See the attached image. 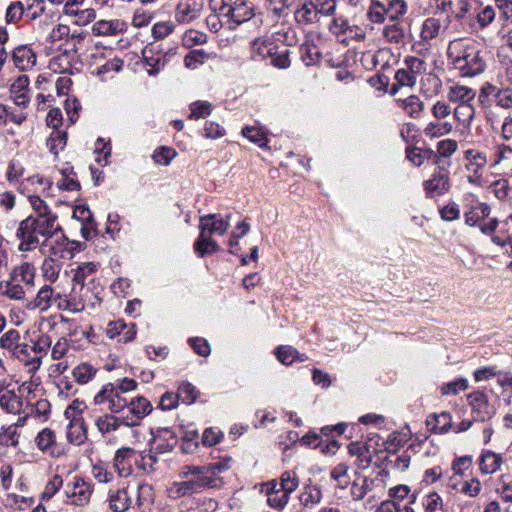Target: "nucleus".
Segmentation results:
<instances>
[{"mask_svg": "<svg viewBox=\"0 0 512 512\" xmlns=\"http://www.w3.org/2000/svg\"><path fill=\"white\" fill-rule=\"evenodd\" d=\"M475 96L476 93L472 88L459 84L450 86L447 92L449 101L458 104L469 103L474 100Z\"/></svg>", "mask_w": 512, "mask_h": 512, "instance_id": "obj_35", "label": "nucleus"}, {"mask_svg": "<svg viewBox=\"0 0 512 512\" xmlns=\"http://www.w3.org/2000/svg\"><path fill=\"white\" fill-rule=\"evenodd\" d=\"M350 467L347 463L341 462L336 464L330 470V478L335 482V486L340 489H346L351 483L349 474Z\"/></svg>", "mask_w": 512, "mask_h": 512, "instance_id": "obj_38", "label": "nucleus"}, {"mask_svg": "<svg viewBox=\"0 0 512 512\" xmlns=\"http://www.w3.org/2000/svg\"><path fill=\"white\" fill-rule=\"evenodd\" d=\"M96 374H97V369L93 365H91L87 362H82V363L78 364L72 371L73 379L78 384H81V385H84V384H87L88 382H90L92 379H94Z\"/></svg>", "mask_w": 512, "mask_h": 512, "instance_id": "obj_42", "label": "nucleus"}, {"mask_svg": "<svg viewBox=\"0 0 512 512\" xmlns=\"http://www.w3.org/2000/svg\"><path fill=\"white\" fill-rule=\"evenodd\" d=\"M229 218V216H227ZM229 220L217 214H208L200 218V235L194 243L195 251L201 256L219 251L220 247L212 239L213 234L223 235L229 228Z\"/></svg>", "mask_w": 512, "mask_h": 512, "instance_id": "obj_5", "label": "nucleus"}, {"mask_svg": "<svg viewBox=\"0 0 512 512\" xmlns=\"http://www.w3.org/2000/svg\"><path fill=\"white\" fill-rule=\"evenodd\" d=\"M16 68L21 71L31 70L37 63V54L34 49L27 44L16 46L11 55Z\"/></svg>", "mask_w": 512, "mask_h": 512, "instance_id": "obj_17", "label": "nucleus"}, {"mask_svg": "<svg viewBox=\"0 0 512 512\" xmlns=\"http://www.w3.org/2000/svg\"><path fill=\"white\" fill-rule=\"evenodd\" d=\"M55 260L51 257L46 258L41 268L43 277L50 283L56 282L60 272V265L55 263Z\"/></svg>", "mask_w": 512, "mask_h": 512, "instance_id": "obj_58", "label": "nucleus"}, {"mask_svg": "<svg viewBox=\"0 0 512 512\" xmlns=\"http://www.w3.org/2000/svg\"><path fill=\"white\" fill-rule=\"evenodd\" d=\"M427 197H435L442 195L449 189V177L448 174L438 170L432 177L423 183Z\"/></svg>", "mask_w": 512, "mask_h": 512, "instance_id": "obj_22", "label": "nucleus"}, {"mask_svg": "<svg viewBox=\"0 0 512 512\" xmlns=\"http://www.w3.org/2000/svg\"><path fill=\"white\" fill-rule=\"evenodd\" d=\"M22 395L13 390H5L0 394V408L8 414H21L24 411Z\"/></svg>", "mask_w": 512, "mask_h": 512, "instance_id": "obj_26", "label": "nucleus"}, {"mask_svg": "<svg viewBox=\"0 0 512 512\" xmlns=\"http://www.w3.org/2000/svg\"><path fill=\"white\" fill-rule=\"evenodd\" d=\"M382 33L389 43L399 44L405 38L404 28L399 22L386 25Z\"/></svg>", "mask_w": 512, "mask_h": 512, "instance_id": "obj_49", "label": "nucleus"}, {"mask_svg": "<svg viewBox=\"0 0 512 512\" xmlns=\"http://www.w3.org/2000/svg\"><path fill=\"white\" fill-rule=\"evenodd\" d=\"M97 269L98 265L93 262L82 263L75 270L72 281L83 283L84 285H97L95 283V274Z\"/></svg>", "mask_w": 512, "mask_h": 512, "instance_id": "obj_33", "label": "nucleus"}, {"mask_svg": "<svg viewBox=\"0 0 512 512\" xmlns=\"http://www.w3.org/2000/svg\"><path fill=\"white\" fill-rule=\"evenodd\" d=\"M26 287L9 276L0 282V294L10 300L23 301L26 298Z\"/></svg>", "mask_w": 512, "mask_h": 512, "instance_id": "obj_30", "label": "nucleus"}, {"mask_svg": "<svg viewBox=\"0 0 512 512\" xmlns=\"http://www.w3.org/2000/svg\"><path fill=\"white\" fill-rule=\"evenodd\" d=\"M447 57L454 69L462 77H474L485 70V61L475 41L460 38L451 41L447 48Z\"/></svg>", "mask_w": 512, "mask_h": 512, "instance_id": "obj_1", "label": "nucleus"}, {"mask_svg": "<svg viewBox=\"0 0 512 512\" xmlns=\"http://www.w3.org/2000/svg\"><path fill=\"white\" fill-rule=\"evenodd\" d=\"M275 44L268 39L257 38L251 43V57L255 61H262L268 58Z\"/></svg>", "mask_w": 512, "mask_h": 512, "instance_id": "obj_39", "label": "nucleus"}, {"mask_svg": "<svg viewBox=\"0 0 512 512\" xmlns=\"http://www.w3.org/2000/svg\"><path fill=\"white\" fill-rule=\"evenodd\" d=\"M65 493L71 504L85 506L90 501L92 486L84 479L75 477L72 482L66 484Z\"/></svg>", "mask_w": 512, "mask_h": 512, "instance_id": "obj_14", "label": "nucleus"}, {"mask_svg": "<svg viewBox=\"0 0 512 512\" xmlns=\"http://www.w3.org/2000/svg\"><path fill=\"white\" fill-rule=\"evenodd\" d=\"M297 355L298 351L289 345H280L275 350V356L277 360L286 366H289L295 362V357H297Z\"/></svg>", "mask_w": 512, "mask_h": 512, "instance_id": "obj_56", "label": "nucleus"}, {"mask_svg": "<svg viewBox=\"0 0 512 512\" xmlns=\"http://www.w3.org/2000/svg\"><path fill=\"white\" fill-rule=\"evenodd\" d=\"M108 502L109 508L113 512L127 511L132 503L131 497L128 493V487L110 491L108 495Z\"/></svg>", "mask_w": 512, "mask_h": 512, "instance_id": "obj_28", "label": "nucleus"}, {"mask_svg": "<svg viewBox=\"0 0 512 512\" xmlns=\"http://www.w3.org/2000/svg\"><path fill=\"white\" fill-rule=\"evenodd\" d=\"M92 476L101 484H108L114 480L113 473L104 464H96L92 468Z\"/></svg>", "mask_w": 512, "mask_h": 512, "instance_id": "obj_64", "label": "nucleus"}, {"mask_svg": "<svg viewBox=\"0 0 512 512\" xmlns=\"http://www.w3.org/2000/svg\"><path fill=\"white\" fill-rule=\"evenodd\" d=\"M395 103L398 108L402 109L407 116L413 119L421 118L425 110L424 102L417 95L398 98L395 100Z\"/></svg>", "mask_w": 512, "mask_h": 512, "instance_id": "obj_24", "label": "nucleus"}, {"mask_svg": "<svg viewBox=\"0 0 512 512\" xmlns=\"http://www.w3.org/2000/svg\"><path fill=\"white\" fill-rule=\"evenodd\" d=\"M298 486L299 478L294 471H285L279 480L268 481L264 484L268 505L271 508L282 510Z\"/></svg>", "mask_w": 512, "mask_h": 512, "instance_id": "obj_6", "label": "nucleus"}, {"mask_svg": "<svg viewBox=\"0 0 512 512\" xmlns=\"http://www.w3.org/2000/svg\"><path fill=\"white\" fill-rule=\"evenodd\" d=\"M454 117L463 126L468 127L475 117V108L471 102L458 104L454 109Z\"/></svg>", "mask_w": 512, "mask_h": 512, "instance_id": "obj_47", "label": "nucleus"}, {"mask_svg": "<svg viewBox=\"0 0 512 512\" xmlns=\"http://www.w3.org/2000/svg\"><path fill=\"white\" fill-rule=\"evenodd\" d=\"M242 135L246 137L249 141L257 144L259 147H263L266 145V135L260 128L246 126L242 129Z\"/></svg>", "mask_w": 512, "mask_h": 512, "instance_id": "obj_62", "label": "nucleus"}, {"mask_svg": "<svg viewBox=\"0 0 512 512\" xmlns=\"http://www.w3.org/2000/svg\"><path fill=\"white\" fill-rule=\"evenodd\" d=\"M12 355L23 362L28 367L30 373L36 372L41 366L40 357L33 354L31 346L28 344H21Z\"/></svg>", "mask_w": 512, "mask_h": 512, "instance_id": "obj_31", "label": "nucleus"}, {"mask_svg": "<svg viewBox=\"0 0 512 512\" xmlns=\"http://www.w3.org/2000/svg\"><path fill=\"white\" fill-rule=\"evenodd\" d=\"M422 505L424 507V512H444L442 498L436 492L426 495L423 499Z\"/></svg>", "mask_w": 512, "mask_h": 512, "instance_id": "obj_61", "label": "nucleus"}, {"mask_svg": "<svg viewBox=\"0 0 512 512\" xmlns=\"http://www.w3.org/2000/svg\"><path fill=\"white\" fill-rule=\"evenodd\" d=\"M128 414L123 416L125 426H138L141 420L152 411V404L145 397L139 396L128 402Z\"/></svg>", "mask_w": 512, "mask_h": 512, "instance_id": "obj_15", "label": "nucleus"}, {"mask_svg": "<svg viewBox=\"0 0 512 512\" xmlns=\"http://www.w3.org/2000/svg\"><path fill=\"white\" fill-rule=\"evenodd\" d=\"M126 29L127 24L122 20H99L93 24L92 33L95 36H114Z\"/></svg>", "mask_w": 512, "mask_h": 512, "instance_id": "obj_25", "label": "nucleus"}, {"mask_svg": "<svg viewBox=\"0 0 512 512\" xmlns=\"http://www.w3.org/2000/svg\"><path fill=\"white\" fill-rule=\"evenodd\" d=\"M95 425L98 431L104 436L118 430L121 425L125 426V420L123 417L105 414L96 418Z\"/></svg>", "mask_w": 512, "mask_h": 512, "instance_id": "obj_36", "label": "nucleus"}, {"mask_svg": "<svg viewBox=\"0 0 512 512\" xmlns=\"http://www.w3.org/2000/svg\"><path fill=\"white\" fill-rule=\"evenodd\" d=\"M385 16H387L385 4L379 0H372L367 12L368 19L373 23L381 24L385 21Z\"/></svg>", "mask_w": 512, "mask_h": 512, "instance_id": "obj_53", "label": "nucleus"}, {"mask_svg": "<svg viewBox=\"0 0 512 512\" xmlns=\"http://www.w3.org/2000/svg\"><path fill=\"white\" fill-rule=\"evenodd\" d=\"M426 425L433 433H446L452 428V416L449 412L429 415Z\"/></svg>", "mask_w": 512, "mask_h": 512, "instance_id": "obj_32", "label": "nucleus"}, {"mask_svg": "<svg viewBox=\"0 0 512 512\" xmlns=\"http://www.w3.org/2000/svg\"><path fill=\"white\" fill-rule=\"evenodd\" d=\"M177 396L183 403L190 405L196 401L198 392L191 383L183 382L178 388Z\"/></svg>", "mask_w": 512, "mask_h": 512, "instance_id": "obj_60", "label": "nucleus"}, {"mask_svg": "<svg viewBox=\"0 0 512 512\" xmlns=\"http://www.w3.org/2000/svg\"><path fill=\"white\" fill-rule=\"evenodd\" d=\"M61 179L57 181V187L67 191H77L80 189V183L72 177L74 175L72 168H65L61 171Z\"/></svg>", "mask_w": 512, "mask_h": 512, "instance_id": "obj_52", "label": "nucleus"}, {"mask_svg": "<svg viewBox=\"0 0 512 512\" xmlns=\"http://www.w3.org/2000/svg\"><path fill=\"white\" fill-rule=\"evenodd\" d=\"M178 442L176 434L170 428H159L153 436L151 445L158 453L172 451Z\"/></svg>", "mask_w": 512, "mask_h": 512, "instance_id": "obj_21", "label": "nucleus"}, {"mask_svg": "<svg viewBox=\"0 0 512 512\" xmlns=\"http://www.w3.org/2000/svg\"><path fill=\"white\" fill-rule=\"evenodd\" d=\"M20 333L17 329H9L0 336V348L13 354L21 345Z\"/></svg>", "mask_w": 512, "mask_h": 512, "instance_id": "obj_46", "label": "nucleus"}, {"mask_svg": "<svg viewBox=\"0 0 512 512\" xmlns=\"http://www.w3.org/2000/svg\"><path fill=\"white\" fill-rule=\"evenodd\" d=\"M135 455V449L130 447H122L116 451L113 459V468L120 478H127L132 475V460Z\"/></svg>", "mask_w": 512, "mask_h": 512, "instance_id": "obj_18", "label": "nucleus"}, {"mask_svg": "<svg viewBox=\"0 0 512 512\" xmlns=\"http://www.w3.org/2000/svg\"><path fill=\"white\" fill-rule=\"evenodd\" d=\"M270 63L279 69H286L290 66L289 50L274 46V50L268 55Z\"/></svg>", "mask_w": 512, "mask_h": 512, "instance_id": "obj_50", "label": "nucleus"}, {"mask_svg": "<svg viewBox=\"0 0 512 512\" xmlns=\"http://www.w3.org/2000/svg\"><path fill=\"white\" fill-rule=\"evenodd\" d=\"M28 199L35 212V215H33L34 218L51 219L52 221H57V215L50 210L46 202L39 196L30 194L28 195Z\"/></svg>", "mask_w": 512, "mask_h": 512, "instance_id": "obj_40", "label": "nucleus"}, {"mask_svg": "<svg viewBox=\"0 0 512 512\" xmlns=\"http://www.w3.org/2000/svg\"><path fill=\"white\" fill-rule=\"evenodd\" d=\"M167 495L170 499L177 500L182 497L192 496L185 480L175 481L167 488Z\"/></svg>", "mask_w": 512, "mask_h": 512, "instance_id": "obj_59", "label": "nucleus"}, {"mask_svg": "<svg viewBox=\"0 0 512 512\" xmlns=\"http://www.w3.org/2000/svg\"><path fill=\"white\" fill-rule=\"evenodd\" d=\"M464 160L466 161L465 169L468 172V182L473 185H480L482 171L488 163L486 153L476 149H468L464 152Z\"/></svg>", "mask_w": 512, "mask_h": 512, "instance_id": "obj_10", "label": "nucleus"}, {"mask_svg": "<svg viewBox=\"0 0 512 512\" xmlns=\"http://www.w3.org/2000/svg\"><path fill=\"white\" fill-rule=\"evenodd\" d=\"M212 112V105L208 101L198 100L190 104L189 119L199 120L206 118Z\"/></svg>", "mask_w": 512, "mask_h": 512, "instance_id": "obj_54", "label": "nucleus"}, {"mask_svg": "<svg viewBox=\"0 0 512 512\" xmlns=\"http://www.w3.org/2000/svg\"><path fill=\"white\" fill-rule=\"evenodd\" d=\"M67 438L74 445H80L87 439L85 424L81 418L70 421L67 427Z\"/></svg>", "mask_w": 512, "mask_h": 512, "instance_id": "obj_37", "label": "nucleus"}, {"mask_svg": "<svg viewBox=\"0 0 512 512\" xmlns=\"http://www.w3.org/2000/svg\"><path fill=\"white\" fill-rule=\"evenodd\" d=\"M145 64L150 67L148 73L150 75L157 74L165 66V59L160 54H154L151 49L143 51Z\"/></svg>", "mask_w": 512, "mask_h": 512, "instance_id": "obj_51", "label": "nucleus"}, {"mask_svg": "<svg viewBox=\"0 0 512 512\" xmlns=\"http://www.w3.org/2000/svg\"><path fill=\"white\" fill-rule=\"evenodd\" d=\"M102 291L99 285L73 282L71 290L65 292V311L79 313L87 308H95L101 302Z\"/></svg>", "mask_w": 512, "mask_h": 512, "instance_id": "obj_7", "label": "nucleus"}, {"mask_svg": "<svg viewBox=\"0 0 512 512\" xmlns=\"http://www.w3.org/2000/svg\"><path fill=\"white\" fill-rule=\"evenodd\" d=\"M20 433L14 425L2 426L0 429V444L2 446H12L17 448L19 445Z\"/></svg>", "mask_w": 512, "mask_h": 512, "instance_id": "obj_48", "label": "nucleus"}, {"mask_svg": "<svg viewBox=\"0 0 512 512\" xmlns=\"http://www.w3.org/2000/svg\"><path fill=\"white\" fill-rule=\"evenodd\" d=\"M204 5V0H178L174 10L175 21L179 24L195 22L201 17Z\"/></svg>", "mask_w": 512, "mask_h": 512, "instance_id": "obj_11", "label": "nucleus"}, {"mask_svg": "<svg viewBox=\"0 0 512 512\" xmlns=\"http://www.w3.org/2000/svg\"><path fill=\"white\" fill-rule=\"evenodd\" d=\"M35 276V267L29 262H23L20 265L15 266L10 273L11 278L28 289L34 286Z\"/></svg>", "mask_w": 512, "mask_h": 512, "instance_id": "obj_27", "label": "nucleus"}, {"mask_svg": "<svg viewBox=\"0 0 512 512\" xmlns=\"http://www.w3.org/2000/svg\"><path fill=\"white\" fill-rule=\"evenodd\" d=\"M385 8L391 21H396L407 13V4L404 0H390Z\"/></svg>", "mask_w": 512, "mask_h": 512, "instance_id": "obj_57", "label": "nucleus"}, {"mask_svg": "<svg viewBox=\"0 0 512 512\" xmlns=\"http://www.w3.org/2000/svg\"><path fill=\"white\" fill-rule=\"evenodd\" d=\"M227 469L221 462L205 465H186L180 476L185 480L192 494L202 493L207 488H219L222 481L218 475Z\"/></svg>", "mask_w": 512, "mask_h": 512, "instance_id": "obj_4", "label": "nucleus"}, {"mask_svg": "<svg viewBox=\"0 0 512 512\" xmlns=\"http://www.w3.org/2000/svg\"><path fill=\"white\" fill-rule=\"evenodd\" d=\"M469 404L472 410L478 413L479 419L485 421L494 415V408L490 405L485 393L476 391L468 395Z\"/></svg>", "mask_w": 512, "mask_h": 512, "instance_id": "obj_23", "label": "nucleus"}, {"mask_svg": "<svg viewBox=\"0 0 512 512\" xmlns=\"http://www.w3.org/2000/svg\"><path fill=\"white\" fill-rule=\"evenodd\" d=\"M449 20L442 21L439 18L428 17L426 18L420 30V38L422 41L428 43L437 37L442 36L448 28Z\"/></svg>", "mask_w": 512, "mask_h": 512, "instance_id": "obj_19", "label": "nucleus"}, {"mask_svg": "<svg viewBox=\"0 0 512 512\" xmlns=\"http://www.w3.org/2000/svg\"><path fill=\"white\" fill-rule=\"evenodd\" d=\"M65 291H59L57 287L43 285L37 292L34 300L27 305L28 309H39L46 312L52 307L65 311Z\"/></svg>", "mask_w": 512, "mask_h": 512, "instance_id": "obj_9", "label": "nucleus"}, {"mask_svg": "<svg viewBox=\"0 0 512 512\" xmlns=\"http://www.w3.org/2000/svg\"><path fill=\"white\" fill-rule=\"evenodd\" d=\"M75 242L70 241L60 230L52 232L45 241H42L41 252L54 259H70L73 257Z\"/></svg>", "mask_w": 512, "mask_h": 512, "instance_id": "obj_8", "label": "nucleus"}, {"mask_svg": "<svg viewBox=\"0 0 512 512\" xmlns=\"http://www.w3.org/2000/svg\"><path fill=\"white\" fill-rule=\"evenodd\" d=\"M503 463V455L490 449L482 450L478 458L479 470L483 475H491L498 472Z\"/></svg>", "mask_w": 512, "mask_h": 512, "instance_id": "obj_20", "label": "nucleus"}, {"mask_svg": "<svg viewBox=\"0 0 512 512\" xmlns=\"http://www.w3.org/2000/svg\"><path fill=\"white\" fill-rule=\"evenodd\" d=\"M67 134L64 131H53L47 139V147L54 154L58 155L59 151L66 146Z\"/></svg>", "mask_w": 512, "mask_h": 512, "instance_id": "obj_55", "label": "nucleus"}, {"mask_svg": "<svg viewBox=\"0 0 512 512\" xmlns=\"http://www.w3.org/2000/svg\"><path fill=\"white\" fill-rule=\"evenodd\" d=\"M106 336L118 343L131 342L136 336V325L126 324L123 320L111 321L105 329Z\"/></svg>", "mask_w": 512, "mask_h": 512, "instance_id": "obj_16", "label": "nucleus"}, {"mask_svg": "<svg viewBox=\"0 0 512 512\" xmlns=\"http://www.w3.org/2000/svg\"><path fill=\"white\" fill-rule=\"evenodd\" d=\"M439 158H450L458 149V143L454 139H443L437 143Z\"/></svg>", "mask_w": 512, "mask_h": 512, "instance_id": "obj_63", "label": "nucleus"}, {"mask_svg": "<svg viewBox=\"0 0 512 512\" xmlns=\"http://www.w3.org/2000/svg\"><path fill=\"white\" fill-rule=\"evenodd\" d=\"M39 450L55 457L59 454L56 444V435L53 430L45 428L38 433L35 439Z\"/></svg>", "mask_w": 512, "mask_h": 512, "instance_id": "obj_29", "label": "nucleus"}, {"mask_svg": "<svg viewBox=\"0 0 512 512\" xmlns=\"http://www.w3.org/2000/svg\"><path fill=\"white\" fill-rule=\"evenodd\" d=\"M94 402L96 405L108 403V409L112 413H119L128 406L129 400L117 388H114L112 383H108L94 397Z\"/></svg>", "mask_w": 512, "mask_h": 512, "instance_id": "obj_12", "label": "nucleus"}, {"mask_svg": "<svg viewBox=\"0 0 512 512\" xmlns=\"http://www.w3.org/2000/svg\"><path fill=\"white\" fill-rule=\"evenodd\" d=\"M452 130V125L450 123H440L437 121H430L426 124L423 129V134L425 137L433 139L442 137Z\"/></svg>", "mask_w": 512, "mask_h": 512, "instance_id": "obj_45", "label": "nucleus"}, {"mask_svg": "<svg viewBox=\"0 0 512 512\" xmlns=\"http://www.w3.org/2000/svg\"><path fill=\"white\" fill-rule=\"evenodd\" d=\"M295 20L301 25H311L319 21L314 1H306L295 11Z\"/></svg>", "mask_w": 512, "mask_h": 512, "instance_id": "obj_34", "label": "nucleus"}, {"mask_svg": "<svg viewBox=\"0 0 512 512\" xmlns=\"http://www.w3.org/2000/svg\"><path fill=\"white\" fill-rule=\"evenodd\" d=\"M410 492L411 489L409 486L399 484L388 490V498L392 499L399 505L405 499H408L409 504H414L416 502V494H410Z\"/></svg>", "mask_w": 512, "mask_h": 512, "instance_id": "obj_43", "label": "nucleus"}, {"mask_svg": "<svg viewBox=\"0 0 512 512\" xmlns=\"http://www.w3.org/2000/svg\"><path fill=\"white\" fill-rule=\"evenodd\" d=\"M56 230H60L57 221L34 218L30 215L19 223L16 230V238L19 240L18 249L26 252L35 250L37 247L41 248L42 241Z\"/></svg>", "mask_w": 512, "mask_h": 512, "instance_id": "obj_2", "label": "nucleus"}, {"mask_svg": "<svg viewBox=\"0 0 512 512\" xmlns=\"http://www.w3.org/2000/svg\"><path fill=\"white\" fill-rule=\"evenodd\" d=\"M227 469L221 462L205 465H186L180 476L185 480L192 494L202 493L207 488H219L222 481L218 475Z\"/></svg>", "mask_w": 512, "mask_h": 512, "instance_id": "obj_3", "label": "nucleus"}, {"mask_svg": "<svg viewBox=\"0 0 512 512\" xmlns=\"http://www.w3.org/2000/svg\"><path fill=\"white\" fill-rule=\"evenodd\" d=\"M227 12L225 24L229 29H235L254 16L253 4L247 0H235L230 3Z\"/></svg>", "mask_w": 512, "mask_h": 512, "instance_id": "obj_13", "label": "nucleus"}, {"mask_svg": "<svg viewBox=\"0 0 512 512\" xmlns=\"http://www.w3.org/2000/svg\"><path fill=\"white\" fill-rule=\"evenodd\" d=\"M299 500L305 507L314 506L321 502L322 491L316 485H308L300 493Z\"/></svg>", "mask_w": 512, "mask_h": 512, "instance_id": "obj_44", "label": "nucleus"}, {"mask_svg": "<svg viewBox=\"0 0 512 512\" xmlns=\"http://www.w3.org/2000/svg\"><path fill=\"white\" fill-rule=\"evenodd\" d=\"M64 39H66L67 41L70 39L71 41L80 42L84 39V36L81 33H73L70 35L69 26L64 24H58L57 26H55L48 36V40L52 44H55Z\"/></svg>", "mask_w": 512, "mask_h": 512, "instance_id": "obj_41", "label": "nucleus"}]
</instances>
